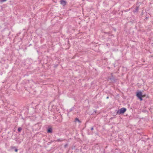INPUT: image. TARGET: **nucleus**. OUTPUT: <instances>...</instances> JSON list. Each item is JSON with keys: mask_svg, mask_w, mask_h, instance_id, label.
<instances>
[{"mask_svg": "<svg viewBox=\"0 0 153 153\" xmlns=\"http://www.w3.org/2000/svg\"><path fill=\"white\" fill-rule=\"evenodd\" d=\"M64 140L63 139H61V138H59V139L56 140V142H61L62 141Z\"/></svg>", "mask_w": 153, "mask_h": 153, "instance_id": "nucleus-9", "label": "nucleus"}, {"mask_svg": "<svg viewBox=\"0 0 153 153\" xmlns=\"http://www.w3.org/2000/svg\"><path fill=\"white\" fill-rule=\"evenodd\" d=\"M60 4L63 6H65L67 3V2L64 0H61L60 1Z\"/></svg>", "mask_w": 153, "mask_h": 153, "instance_id": "nucleus-4", "label": "nucleus"}, {"mask_svg": "<svg viewBox=\"0 0 153 153\" xmlns=\"http://www.w3.org/2000/svg\"><path fill=\"white\" fill-rule=\"evenodd\" d=\"M10 149L11 150L14 149V151L16 152H18V150L16 146H10Z\"/></svg>", "mask_w": 153, "mask_h": 153, "instance_id": "nucleus-5", "label": "nucleus"}, {"mask_svg": "<svg viewBox=\"0 0 153 153\" xmlns=\"http://www.w3.org/2000/svg\"><path fill=\"white\" fill-rule=\"evenodd\" d=\"M108 98H109V97L108 96V97H106V99H108Z\"/></svg>", "mask_w": 153, "mask_h": 153, "instance_id": "nucleus-19", "label": "nucleus"}, {"mask_svg": "<svg viewBox=\"0 0 153 153\" xmlns=\"http://www.w3.org/2000/svg\"><path fill=\"white\" fill-rule=\"evenodd\" d=\"M75 108L74 107H73L71 108L70 110L68 111V110H67V111L68 112V113H69L71 111H72Z\"/></svg>", "mask_w": 153, "mask_h": 153, "instance_id": "nucleus-8", "label": "nucleus"}, {"mask_svg": "<svg viewBox=\"0 0 153 153\" xmlns=\"http://www.w3.org/2000/svg\"><path fill=\"white\" fill-rule=\"evenodd\" d=\"M54 141L56 142V140H51L50 142H48V145H49V143H52Z\"/></svg>", "mask_w": 153, "mask_h": 153, "instance_id": "nucleus-13", "label": "nucleus"}, {"mask_svg": "<svg viewBox=\"0 0 153 153\" xmlns=\"http://www.w3.org/2000/svg\"><path fill=\"white\" fill-rule=\"evenodd\" d=\"M104 33L105 34H110L111 33L110 32H105Z\"/></svg>", "mask_w": 153, "mask_h": 153, "instance_id": "nucleus-15", "label": "nucleus"}, {"mask_svg": "<svg viewBox=\"0 0 153 153\" xmlns=\"http://www.w3.org/2000/svg\"><path fill=\"white\" fill-rule=\"evenodd\" d=\"M114 30L115 31H116V29H115V28H114Z\"/></svg>", "mask_w": 153, "mask_h": 153, "instance_id": "nucleus-20", "label": "nucleus"}, {"mask_svg": "<svg viewBox=\"0 0 153 153\" xmlns=\"http://www.w3.org/2000/svg\"><path fill=\"white\" fill-rule=\"evenodd\" d=\"M142 94V93L141 91H139L136 93V95L137 97H138L141 101L143 100L142 98L143 97V96Z\"/></svg>", "mask_w": 153, "mask_h": 153, "instance_id": "nucleus-1", "label": "nucleus"}, {"mask_svg": "<svg viewBox=\"0 0 153 153\" xmlns=\"http://www.w3.org/2000/svg\"><path fill=\"white\" fill-rule=\"evenodd\" d=\"M68 146V144H66L64 145V147L65 148L66 146Z\"/></svg>", "mask_w": 153, "mask_h": 153, "instance_id": "nucleus-17", "label": "nucleus"}, {"mask_svg": "<svg viewBox=\"0 0 153 153\" xmlns=\"http://www.w3.org/2000/svg\"><path fill=\"white\" fill-rule=\"evenodd\" d=\"M75 122L78 121L79 123H81V121L77 118H76L75 120Z\"/></svg>", "mask_w": 153, "mask_h": 153, "instance_id": "nucleus-10", "label": "nucleus"}, {"mask_svg": "<svg viewBox=\"0 0 153 153\" xmlns=\"http://www.w3.org/2000/svg\"><path fill=\"white\" fill-rule=\"evenodd\" d=\"M22 129V128H21V127H19L18 129V132H20L21 131Z\"/></svg>", "mask_w": 153, "mask_h": 153, "instance_id": "nucleus-11", "label": "nucleus"}, {"mask_svg": "<svg viewBox=\"0 0 153 153\" xmlns=\"http://www.w3.org/2000/svg\"><path fill=\"white\" fill-rule=\"evenodd\" d=\"M126 109L125 108H122L120 109H119L117 112V114H123L126 111Z\"/></svg>", "mask_w": 153, "mask_h": 153, "instance_id": "nucleus-2", "label": "nucleus"}, {"mask_svg": "<svg viewBox=\"0 0 153 153\" xmlns=\"http://www.w3.org/2000/svg\"><path fill=\"white\" fill-rule=\"evenodd\" d=\"M94 112H95V113H96V111H94Z\"/></svg>", "mask_w": 153, "mask_h": 153, "instance_id": "nucleus-22", "label": "nucleus"}, {"mask_svg": "<svg viewBox=\"0 0 153 153\" xmlns=\"http://www.w3.org/2000/svg\"><path fill=\"white\" fill-rule=\"evenodd\" d=\"M142 111L143 112L145 113L147 111L146 110H143V111Z\"/></svg>", "mask_w": 153, "mask_h": 153, "instance_id": "nucleus-18", "label": "nucleus"}, {"mask_svg": "<svg viewBox=\"0 0 153 153\" xmlns=\"http://www.w3.org/2000/svg\"><path fill=\"white\" fill-rule=\"evenodd\" d=\"M108 79L110 80L111 82H115L116 80V79L115 76H114L113 75L112 73L111 74V76L108 77Z\"/></svg>", "mask_w": 153, "mask_h": 153, "instance_id": "nucleus-3", "label": "nucleus"}, {"mask_svg": "<svg viewBox=\"0 0 153 153\" xmlns=\"http://www.w3.org/2000/svg\"><path fill=\"white\" fill-rule=\"evenodd\" d=\"M7 0H0V2H4L5 1Z\"/></svg>", "mask_w": 153, "mask_h": 153, "instance_id": "nucleus-14", "label": "nucleus"}, {"mask_svg": "<svg viewBox=\"0 0 153 153\" xmlns=\"http://www.w3.org/2000/svg\"><path fill=\"white\" fill-rule=\"evenodd\" d=\"M129 10V9H127V10H123L122 11V13L123 12V11H124V12H127Z\"/></svg>", "mask_w": 153, "mask_h": 153, "instance_id": "nucleus-12", "label": "nucleus"}, {"mask_svg": "<svg viewBox=\"0 0 153 153\" xmlns=\"http://www.w3.org/2000/svg\"><path fill=\"white\" fill-rule=\"evenodd\" d=\"M93 129H94V127H91V131H92V130H93Z\"/></svg>", "mask_w": 153, "mask_h": 153, "instance_id": "nucleus-16", "label": "nucleus"}, {"mask_svg": "<svg viewBox=\"0 0 153 153\" xmlns=\"http://www.w3.org/2000/svg\"><path fill=\"white\" fill-rule=\"evenodd\" d=\"M148 19V17H146L145 18V19Z\"/></svg>", "mask_w": 153, "mask_h": 153, "instance_id": "nucleus-21", "label": "nucleus"}, {"mask_svg": "<svg viewBox=\"0 0 153 153\" xmlns=\"http://www.w3.org/2000/svg\"><path fill=\"white\" fill-rule=\"evenodd\" d=\"M139 6H136L135 9L133 11V12L134 13H137L138 12V10L139 9Z\"/></svg>", "mask_w": 153, "mask_h": 153, "instance_id": "nucleus-6", "label": "nucleus"}, {"mask_svg": "<svg viewBox=\"0 0 153 153\" xmlns=\"http://www.w3.org/2000/svg\"><path fill=\"white\" fill-rule=\"evenodd\" d=\"M51 143H49V144H51Z\"/></svg>", "mask_w": 153, "mask_h": 153, "instance_id": "nucleus-23", "label": "nucleus"}, {"mask_svg": "<svg viewBox=\"0 0 153 153\" xmlns=\"http://www.w3.org/2000/svg\"><path fill=\"white\" fill-rule=\"evenodd\" d=\"M48 133H51L52 132V129L51 128H49L47 130Z\"/></svg>", "mask_w": 153, "mask_h": 153, "instance_id": "nucleus-7", "label": "nucleus"}]
</instances>
